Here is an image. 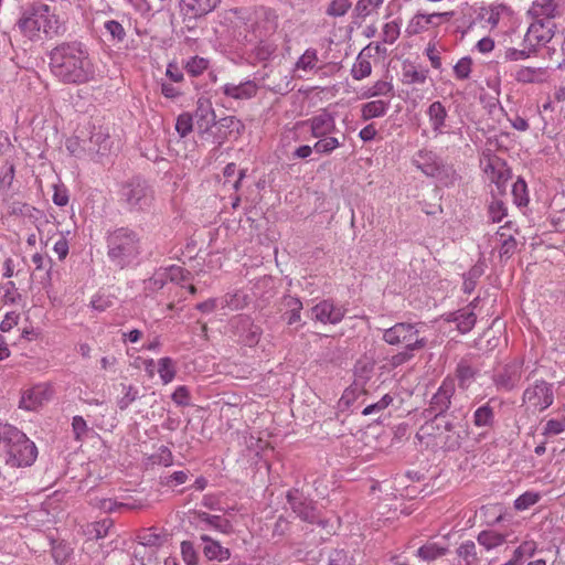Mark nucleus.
Instances as JSON below:
<instances>
[{"label":"nucleus","instance_id":"nucleus-51","mask_svg":"<svg viewBox=\"0 0 565 565\" xmlns=\"http://www.w3.org/2000/svg\"><path fill=\"white\" fill-rule=\"evenodd\" d=\"M121 387L125 394L118 399L117 404L118 407L124 411L138 398V391L132 385L121 384Z\"/></svg>","mask_w":565,"mask_h":565},{"label":"nucleus","instance_id":"nucleus-28","mask_svg":"<svg viewBox=\"0 0 565 565\" xmlns=\"http://www.w3.org/2000/svg\"><path fill=\"white\" fill-rule=\"evenodd\" d=\"M507 534L499 533L493 530L481 531L478 536V543L483 546L487 551L493 550L501 546L507 542Z\"/></svg>","mask_w":565,"mask_h":565},{"label":"nucleus","instance_id":"nucleus-29","mask_svg":"<svg viewBox=\"0 0 565 565\" xmlns=\"http://www.w3.org/2000/svg\"><path fill=\"white\" fill-rule=\"evenodd\" d=\"M267 78V88L274 93L284 95L292 89L291 77L288 75H281L280 72H271Z\"/></svg>","mask_w":565,"mask_h":565},{"label":"nucleus","instance_id":"nucleus-48","mask_svg":"<svg viewBox=\"0 0 565 565\" xmlns=\"http://www.w3.org/2000/svg\"><path fill=\"white\" fill-rule=\"evenodd\" d=\"M427 78V71H417L415 67L411 66L405 70L403 73V83L404 84H423Z\"/></svg>","mask_w":565,"mask_h":565},{"label":"nucleus","instance_id":"nucleus-40","mask_svg":"<svg viewBox=\"0 0 565 565\" xmlns=\"http://www.w3.org/2000/svg\"><path fill=\"white\" fill-rule=\"evenodd\" d=\"M321 562L323 565H352L344 550H332L326 557L322 556Z\"/></svg>","mask_w":565,"mask_h":565},{"label":"nucleus","instance_id":"nucleus-42","mask_svg":"<svg viewBox=\"0 0 565 565\" xmlns=\"http://www.w3.org/2000/svg\"><path fill=\"white\" fill-rule=\"evenodd\" d=\"M340 146V142L334 137H321L315 145L313 149L317 153L329 154Z\"/></svg>","mask_w":565,"mask_h":565},{"label":"nucleus","instance_id":"nucleus-33","mask_svg":"<svg viewBox=\"0 0 565 565\" xmlns=\"http://www.w3.org/2000/svg\"><path fill=\"white\" fill-rule=\"evenodd\" d=\"M388 107L390 103L381 99L365 103L361 109L362 118L364 120H369L372 118L382 117L386 114Z\"/></svg>","mask_w":565,"mask_h":565},{"label":"nucleus","instance_id":"nucleus-41","mask_svg":"<svg viewBox=\"0 0 565 565\" xmlns=\"http://www.w3.org/2000/svg\"><path fill=\"white\" fill-rule=\"evenodd\" d=\"M159 364V375L163 382V384L170 383L175 376V369L173 361L170 358H162L158 362Z\"/></svg>","mask_w":565,"mask_h":565},{"label":"nucleus","instance_id":"nucleus-60","mask_svg":"<svg viewBox=\"0 0 565 565\" xmlns=\"http://www.w3.org/2000/svg\"><path fill=\"white\" fill-rule=\"evenodd\" d=\"M72 427H73L75 438L77 440L82 439V437L85 436L88 430L87 424L82 416L73 417Z\"/></svg>","mask_w":565,"mask_h":565},{"label":"nucleus","instance_id":"nucleus-45","mask_svg":"<svg viewBox=\"0 0 565 565\" xmlns=\"http://www.w3.org/2000/svg\"><path fill=\"white\" fill-rule=\"evenodd\" d=\"M508 215V209L503 201L493 199L489 205V216L493 223L501 222Z\"/></svg>","mask_w":565,"mask_h":565},{"label":"nucleus","instance_id":"nucleus-39","mask_svg":"<svg viewBox=\"0 0 565 565\" xmlns=\"http://www.w3.org/2000/svg\"><path fill=\"white\" fill-rule=\"evenodd\" d=\"M458 556L461 557L467 565H473L478 562L476 544L472 541L463 542L457 550Z\"/></svg>","mask_w":565,"mask_h":565},{"label":"nucleus","instance_id":"nucleus-2","mask_svg":"<svg viewBox=\"0 0 565 565\" xmlns=\"http://www.w3.org/2000/svg\"><path fill=\"white\" fill-rule=\"evenodd\" d=\"M36 457V446L24 433L9 424H0V463L11 468L29 467Z\"/></svg>","mask_w":565,"mask_h":565},{"label":"nucleus","instance_id":"nucleus-6","mask_svg":"<svg viewBox=\"0 0 565 565\" xmlns=\"http://www.w3.org/2000/svg\"><path fill=\"white\" fill-rule=\"evenodd\" d=\"M120 201L130 211H141L150 206L153 191L145 180L134 178L121 185Z\"/></svg>","mask_w":565,"mask_h":565},{"label":"nucleus","instance_id":"nucleus-53","mask_svg":"<svg viewBox=\"0 0 565 565\" xmlns=\"http://www.w3.org/2000/svg\"><path fill=\"white\" fill-rule=\"evenodd\" d=\"M164 275L168 280L180 284L189 278L190 271L180 266H171L164 270Z\"/></svg>","mask_w":565,"mask_h":565},{"label":"nucleus","instance_id":"nucleus-54","mask_svg":"<svg viewBox=\"0 0 565 565\" xmlns=\"http://www.w3.org/2000/svg\"><path fill=\"white\" fill-rule=\"evenodd\" d=\"M472 60L470 57L460 58L454 66L455 75L458 79H467L471 73Z\"/></svg>","mask_w":565,"mask_h":565},{"label":"nucleus","instance_id":"nucleus-25","mask_svg":"<svg viewBox=\"0 0 565 565\" xmlns=\"http://www.w3.org/2000/svg\"><path fill=\"white\" fill-rule=\"evenodd\" d=\"M413 162L417 169L428 177H435L440 171V164L431 151H418Z\"/></svg>","mask_w":565,"mask_h":565},{"label":"nucleus","instance_id":"nucleus-11","mask_svg":"<svg viewBox=\"0 0 565 565\" xmlns=\"http://www.w3.org/2000/svg\"><path fill=\"white\" fill-rule=\"evenodd\" d=\"M347 310L338 306L333 300L324 299L311 308L312 319L320 323L337 324L342 321Z\"/></svg>","mask_w":565,"mask_h":565},{"label":"nucleus","instance_id":"nucleus-18","mask_svg":"<svg viewBox=\"0 0 565 565\" xmlns=\"http://www.w3.org/2000/svg\"><path fill=\"white\" fill-rule=\"evenodd\" d=\"M221 0H180L181 12L191 19L202 18L212 12Z\"/></svg>","mask_w":565,"mask_h":565},{"label":"nucleus","instance_id":"nucleus-19","mask_svg":"<svg viewBox=\"0 0 565 565\" xmlns=\"http://www.w3.org/2000/svg\"><path fill=\"white\" fill-rule=\"evenodd\" d=\"M452 15V12H441V13H417L409 21L406 32L409 35L419 34L426 30H428L429 25H438L437 19L446 18L449 19Z\"/></svg>","mask_w":565,"mask_h":565},{"label":"nucleus","instance_id":"nucleus-32","mask_svg":"<svg viewBox=\"0 0 565 565\" xmlns=\"http://www.w3.org/2000/svg\"><path fill=\"white\" fill-rule=\"evenodd\" d=\"M450 320L456 322L457 328L461 333H466L473 328L477 317L473 311L462 309L454 312Z\"/></svg>","mask_w":565,"mask_h":565},{"label":"nucleus","instance_id":"nucleus-36","mask_svg":"<svg viewBox=\"0 0 565 565\" xmlns=\"http://www.w3.org/2000/svg\"><path fill=\"white\" fill-rule=\"evenodd\" d=\"M285 307L287 308V311L285 312L284 317L287 320V323L289 326L300 321V312L302 310V302L299 298L288 296L285 298Z\"/></svg>","mask_w":565,"mask_h":565},{"label":"nucleus","instance_id":"nucleus-17","mask_svg":"<svg viewBox=\"0 0 565 565\" xmlns=\"http://www.w3.org/2000/svg\"><path fill=\"white\" fill-rule=\"evenodd\" d=\"M40 13L42 17L43 33L49 36L62 35L65 31L64 21L61 20L60 15L47 4H39Z\"/></svg>","mask_w":565,"mask_h":565},{"label":"nucleus","instance_id":"nucleus-15","mask_svg":"<svg viewBox=\"0 0 565 565\" xmlns=\"http://www.w3.org/2000/svg\"><path fill=\"white\" fill-rule=\"evenodd\" d=\"M52 396V390L47 384H38L23 392L20 407L26 411H36Z\"/></svg>","mask_w":565,"mask_h":565},{"label":"nucleus","instance_id":"nucleus-52","mask_svg":"<svg viewBox=\"0 0 565 565\" xmlns=\"http://www.w3.org/2000/svg\"><path fill=\"white\" fill-rule=\"evenodd\" d=\"M181 554L186 565H198V553L192 542L183 541L181 543Z\"/></svg>","mask_w":565,"mask_h":565},{"label":"nucleus","instance_id":"nucleus-10","mask_svg":"<svg viewBox=\"0 0 565 565\" xmlns=\"http://www.w3.org/2000/svg\"><path fill=\"white\" fill-rule=\"evenodd\" d=\"M523 362L514 360L500 370H498L492 377V381L498 391L510 392L518 387L523 372Z\"/></svg>","mask_w":565,"mask_h":565},{"label":"nucleus","instance_id":"nucleus-62","mask_svg":"<svg viewBox=\"0 0 565 565\" xmlns=\"http://www.w3.org/2000/svg\"><path fill=\"white\" fill-rule=\"evenodd\" d=\"M172 401L181 406L189 405V390L185 386H179L172 394Z\"/></svg>","mask_w":565,"mask_h":565},{"label":"nucleus","instance_id":"nucleus-37","mask_svg":"<svg viewBox=\"0 0 565 565\" xmlns=\"http://www.w3.org/2000/svg\"><path fill=\"white\" fill-rule=\"evenodd\" d=\"M447 553L446 547H440L435 543H428L417 550V555L424 561H434Z\"/></svg>","mask_w":565,"mask_h":565},{"label":"nucleus","instance_id":"nucleus-49","mask_svg":"<svg viewBox=\"0 0 565 565\" xmlns=\"http://www.w3.org/2000/svg\"><path fill=\"white\" fill-rule=\"evenodd\" d=\"M207 60L200 56H194L186 63L185 70L192 76H199L207 68Z\"/></svg>","mask_w":565,"mask_h":565},{"label":"nucleus","instance_id":"nucleus-5","mask_svg":"<svg viewBox=\"0 0 565 565\" xmlns=\"http://www.w3.org/2000/svg\"><path fill=\"white\" fill-rule=\"evenodd\" d=\"M419 323L398 322L385 329L383 341L390 345H402L405 350L415 352L426 348L427 339L418 329Z\"/></svg>","mask_w":565,"mask_h":565},{"label":"nucleus","instance_id":"nucleus-31","mask_svg":"<svg viewBox=\"0 0 565 565\" xmlns=\"http://www.w3.org/2000/svg\"><path fill=\"white\" fill-rule=\"evenodd\" d=\"M370 56L364 55V50L359 53L355 62L351 68V75L356 81H362L369 77L372 73V65L369 60Z\"/></svg>","mask_w":565,"mask_h":565},{"label":"nucleus","instance_id":"nucleus-47","mask_svg":"<svg viewBox=\"0 0 565 565\" xmlns=\"http://www.w3.org/2000/svg\"><path fill=\"white\" fill-rule=\"evenodd\" d=\"M350 8V0H332L328 6L326 13L334 18L343 17Z\"/></svg>","mask_w":565,"mask_h":565},{"label":"nucleus","instance_id":"nucleus-21","mask_svg":"<svg viewBox=\"0 0 565 565\" xmlns=\"http://www.w3.org/2000/svg\"><path fill=\"white\" fill-rule=\"evenodd\" d=\"M223 94L234 99H249L256 96L258 86L253 81L239 84L227 83L222 88Z\"/></svg>","mask_w":565,"mask_h":565},{"label":"nucleus","instance_id":"nucleus-27","mask_svg":"<svg viewBox=\"0 0 565 565\" xmlns=\"http://www.w3.org/2000/svg\"><path fill=\"white\" fill-rule=\"evenodd\" d=\"M529 14L535 21L542 19L543 21H551L557 14V3L548 0H536L532 3Z\"/></svg>","mask_w":565,"mask_h":565},{"label":"nucleus","instance_id":"nucleus-12","mask_svg":"<svg viewBox=\"0 0 565 565\" xmlns=\"http://www.w3.org/2000/svg\"><path fill=\"white\" fill-rule=\"evenodd\" d=\"M39 4L33 6L31 9L23 12L17 22V28L21 34L31 41L40 39V33L43 32L42 17L39 12Z\"/></svg>","mask_w":565,"mask_h":565},{"label":"nucleus","instance_id":"nucleus-38","mask_svg":"<svg viewBox=\"0 0 565 565\" xmlns=\"http://www.w3.org/2000/svg\"><path fill=\"white\" fill-rule=\"evenodd\" d=\"M113 525L111 520L105 519L99 522H94L87 525V535L89 539H103L108 534L110 526Z\"/></svg>","mask_w":565,"mask_h":565},{"label":"nucleus","instance_id":"nucleus-56","mask_svg":"<svg viewBox=\"0 0 565 565\" xmlns=\"http://www.w3.org/2000/svg\"><path fill=\"white\" fill-rule=\"evenodd\" d=\"M188 473L185 471H175L172 475L160 478V484L166 487H173L185 483Z\"/></svg>","mask_w":565,"mask_h":565},{"label":"nucleus","instance_id":"nucleus-64","mask_svg":"<svg viewBox=\"0 0 565 565\" xmlns=\"http://www.w3.org/2000/svg\"><path fill=\"white\" fill-rule=\"evenodd\" d=\"M19 318L20 315L14 311L8 312L0 323V330L3 332L11 330L14 326L18 324Z\"/></svg>","mask_w":565,"mask_h":565},{"label":"nucleus","instance_id":"nucleus-20","mask_svg":"<svg viewBox=\"0 0 565 565\" xmlns=\"http://www.w3.org/2000/svg\"><path fill=\"white\" fill-rule=\"evenodd\" d=\"M200 539L204 543L203 554L209 561L222 563L231 557V551L222 546L218 541L213 540L206 534H202Z\"/></svg>","mask_w":565,"mask_h":565},{"label":"nucleus","instance_id":"nucleus-46","mask_svg":"<svg viewBox=\"0 0 565 565\" xmlns=\"http://www.w3.org/2000/svg\"><path fill=\"white\" fill-rule=\"evenodd\" d=\"M317 62V51L313 49H308L297 61L296 67L298 70L310 71L316 66Z\"/></svg>","mask_w":565,"mask_h":565},{"label":"nucleus","instance_id":"nucleus-22","mask_svg":"<svg viewBox=\"0 0 565 565\" xmlns=\"http://www.w3.org/2000/svg\"><path fill=\"white\" fill-rule=\"evenodd\" d=\"M311 134L315 138H321L335 130V122L332 115L322 113L308 120Z\"/></svg>","mask_w":565,"mask_h":565},{"label":"nucleus","instance_id":"nucleus-44","mask_svg":"<svg viewBox=\"0 0 565 565\" xmlns=\"http://www.w3.org/2000/svg\"><path fill=\"white\" fill-rule=\"evenodd\" d=\"M193 129V116L189 113H182L178 116L175 122V130L180 137H186Z\"/></svg>","mask_w":565,"mask_h":565},{"label":"nucleus","instance_id":"nucleus-59","mask_svg":"<svg viewBox=\"0 0 565 565\" xmlns=\"http://www.w3.org/2000/svg\"><path fill=\"white\" fill-rule=\"evenodd\" d=\"M515 248L516 241L512 235H508V237L502 241L500 247V258L509 259L514 254Z\"/></svg>","mask_w":565,"mask_h":565},{"label":"nucleus","instance_id":"nucleus-43","mask_svg":"<svg viewBox=\"0 0 565 565\" xmlns=\"http://www.w3.org/2000/svg\"><path fill=\"white\" fill-rule=\"evenodd\" d=\"M541 499L540 493L526 491L523 494H521L515 501H514V508L518 511H523L529 509L530 507L534 505L539 502Z\"/></svg>","mask_w":565,"mask_h":565},{"label":"nucleus","instance_id":"nucleus-1","mask_svg":"<svg viewBox=\"0 0 565 565\" xmlns=\"http://www.w3.org/2000/svg\"><path fill=\"white\" fill-rule=\"evenodd\" d=\"M53 75L64 84H84L94 78L95 67L79 41L62 42L49 54Z\"/></svg>","mask_w":565,"mask_h":565},{"label":"nucleus","instance_id":"nucleus-3","mask_svg":"<svg viewBox=\"0 0 565 565\" xmlns=\"http://www.w3.org/2000/svg\"><path fill=\"white\" fill-rule=\"evenodd\" d=\"M467 433L459 424L454 423L447 417L433 418L423 425L416 437L423 441L425 438L433 437L435 446L444 450H456L461 446Z\"/></svg>","mask_w":565,"mask_h":565},{"label":"nucleus","instance_id":"nucleus-35","mask_svg":"<svg viewBox=\"0 0 565 565\" xmlns=\"http://www.w3.org/2000/svg\"><path fill=\"white\" fill-rule=\"evenodd\" d=\"M110 138L108 135L97 131L92 134L89 138L88 151L97 154H105L110 150Z\"/></svg>","mask_w":565,"mask_h":565},{"label":"nucleus","instance_id":"nucleus-50","mask_svg":"<svg viewBox=\"0 0 565 565\" xmlns=\"http://www.w3.org/2000/svg\"><path fill=\"white\" fill-rule=\"evenodd\" d=\"M106 31L109 33L111 40L121 42L126 36L124 26L116 20L106 21L104 24Z\"/></svg>","mask_w":565,"mask_h":565},{"label":"nucleus","instance_id":"nucleus-58","mask_svg":"<svg viewBox=\"0 0 565 565\" xmlns=\"http://www.w3.org/2000/svg\"><path fill=\"white\" fill-rule=\"evenodd\" d=\"M392 402H393V397L388 394H385L379 402L366 406L363 409L362 414L370 415L373 413L381 412V411L385 409Z\"/></svg>","mask_w":565,"mask_h":565},{"label":"nucleus","instance_id":"nucleus-34","mask_svg":"<svg viewBox=\"0 0 565 565\" xmlns=\"http://www.w3.org/2000/svg\"><path fill=\"white\" fill-rule=\"evenodd\" d=\"M477 372L478 371L473 369L467 361L461 360L456 369L459 387L467 390L473 382Z\"/></svg>","mask_w":565,"mask_h":565},{"label":"nucleus","instance_id":"nucleus-13","mask_svg":"<svg viewBox=\"0 0 565 565\" xmlns=\"http://www.w3.org/2000/svg\"><path fill=\"white\" fill-rule=\"evenodd\" d=\"M484 172L489 180L495 183L498 193L503 194L511 179V171L507 167V163L499 157L489 158L484 166Z\"/></svg>","mask_w":565,"mask_h":565},{"label":"nucleus","instance_id":"nucleus-7","mask_svg":"<svg viewBox=\"0 0 565 565\" xmlns=\"http://www.w3.org/2000/svg\"><path fill=\"white\" fill-rule=\"evenodd\" d=\"M287 502L301 521L309 524H318L322 529L328 527L329 521L320 516L315 502L303 497L298 490H290L287 493Z\"/></svg>","mask_w":565,"mask_h":565},{"label":"nucleus","instance_id":"nucleus-23","mask_svg":"<svg viewBox=\"0 0 565 565\" xmlns=\"http://www.w3.org/2000/svg\"><path fill=\"white\" fill-rule=\"evenodd\" d=\"M548 71L546 67H520L514 75L518 83L521 84H541L546 82Z\"/></svg>","mask_w":565,"mask_h":565},{"label":"nucleus","instance_id":"nucleus-55","mask_svg":"<svg viewBox=\"0 0 565 565\" xmlns=\"http://www.w3.org/2000/svg\"><path fill=\"white\" fill-rule=\"evenodd\" d=\"M512 194L514 196V202L518 205H523L527 203L526 198V183L522 179H518L512 185Z\"/></svg>","mask_w":565,"mask_h":565},{"label":"nucleus","instance_id":"nucleus-14","mask_svg":"<svg viewBox=\"0 0 565 565\" xmlns=\"http://www.w3.org/2000/svg\"><path fill=\"white\" fill-rule=\"evenodd\" d=\"M554 28L555 24L552 21L536 20L530 25L525 42L533 49L539 45H545L554 39Z\"/></svg>","mask_w":565,"mask_h":565},{"label":"nucleus","instance_id":"nucleus-30","mask_svg":"<svg viewBox=\"0 0 565 565\" xmlns=\"http://www.w3.org/2000/svg\"><path fill=\"white\" fill-rule=\"evenodd\" d=\"M473 425L478 428H491L494 424V411L489 403L479 406L473 413Z\"/></svg>","mask_w":565,"mask_h":565},{"label":"nucleus","instance_id":"nucleus-8","mask_svg":"<svg viewBox=\"0 0 565 565\" xmlns=\"http://www.w3.org/2000/svg\"><path fill=\"white\" fill-rule=\"evenodd\" d=\"M554 394L552 384L541 380L525 388L523 402L529 403L535 409L544 411L553 404Z\"/></svg>","mask_w":565,"mask_h":565},{"label":"nucleus","instance_id":"nucleus-26","mask_svg":"<svg viewBox=\"0 0 565 565\" xmlns=\"http://www.w3.org/2000/svg\"><path fill=\"white\" fill-rule=\"evenodd\" d=\"M427 115L434 132L443 134L446 128V118L448 116L445 106L438 100L434 102L429 105Z\"/></svg>","mask_w":565,"mask_h":565},{"label":"nucleus","instance_id":"nucleus-16","mask_svg":"<svg viewBox=\"0 0 565 565\" xmlns=\"http://www.w3.org/2000/svg\"><path fill=\"white\" fill-rule=\"evenodd\" d=\"M192 514L196 527L200 530L214 529L224 534H228L233 531V525L230 520L222 515H214L204 511H193Z\"/></svg>","mask_w":565,"mask_h":565},{"label":"nucleus","instance_id":"nucleus-9","mask_svg":"<svg viewBox=\"0 0 565 565\" xmlns=\"http://www.w3.org/2000/svg\"><path fill=\"white\" fill-rule=\"evenodd\" d=\"M454 394V380L445 379L437 392L433 395L429 407L425 409L427 416H433V418L445 417L444 414L449 408Z\"/></svg>","mask_w":565,"mask_h":565},{"label":"nucleus","instance_id":"nucleus-63","mask_svg":"<svg viewBox=\"0 0 565 565\" xmlns=\"http://www.w3.org/2000/svg\"><path fill=\"white\" fill-rule=\"evenodd\" d=\"M413 356H414V352L408 351V350H404L402 352H398V353L394 354L390 359V365L392 367H397V366L408 362Z\"/></svg>","mask_w":565,"mask_h":565},{"label":"nucleus","instance_id":"nucleus-61","mask_svg":"<svg viewBox=\"0 0 565 565\" xmlns=\"http://www.w3.org/2000/svg\"><path fill=\"white\" fill-rule=\"evenodd\" d=\"M372 87H373L376 96H390V97L394 96V93H393L394 87H393L392 83H390V82L377 81L374 83V85Z\"/></svg>","mask_w":565,"mask_h":565},{"label":"nucleus","instance_id":"nucleus-57","mask_svg":"<svg viewBox=\"0 0 565 565\" xmlns=\"http://www.w3.org/2000/svg\"><path fill=\"white\" fill-rule=\"evenodd\" d=\"M399 36V25L397 22L392 21L383 26V41L385 43H394Z\"/></svg>","mask_w":565,"mask_h":565},{"label":"nucleus","instance_id":"nucleus-4","mask_svg":"<svg viewBox=\"0 0 565 565\" xmlns=\"http://www.w3.org/2000/svg\"><path fill=\"white\" fill-rule=\"evenodd\" d=\"M139 239L135 232L118 228L107 238L108 257L120 268L128 265L138 254Z\"/></svg>","mask_w":565,"mask_h":565},{"label":"nucleus","instance_id":"nucleus-24","mask_svg":"<svg viewBox=\"0 0 565 565\" xmlns=\"http://www.w3.org/2000/svg\"><path fill=\"white\" fill-rule=\"evenodd\" d=\"M193 118H195L198 128L202 132L209 131L216 124L214 109L207 102H198Z\"/></svg>","mask_w":565,"mask_h":565}]
</instances>
